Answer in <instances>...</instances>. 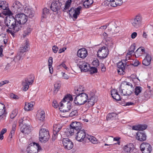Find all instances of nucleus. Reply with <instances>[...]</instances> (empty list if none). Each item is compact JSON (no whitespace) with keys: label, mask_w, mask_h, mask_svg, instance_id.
Segmentation results:
<instances>
[{"label":"nucleus","mask_w":153,"mask_h":153,"mask_svg":"<svg viewBox=\"0 0 153 153\" xmlns=\"http://www.w3.org/2000/svg\"><path fill=\"white\" fill-rule=\"evenodd\" d=\"M5 22L7 26H10L9 28L7 30V32L13 36H14L15 33L18 31L21 28L19 25L17 24L16 18L15 19L12 16L7 17Z\"/></svg>","instance_id":"nucleus-1"},{"label":"nucleus","mask_w":153,"mask_h":153,"mask_svg":"<svg viewBox=\"0 0 153 153\" xmlns=\"http://www.w3.org/2000/svg\"><path fill=\"white\" fill-rule=\"evenodd\" d=\"M88 97L87 94L86 93H81L76 96L74 99V102L77 105H83L87 101Z\"/></svg>","instance_id":"nucleus-2"},{"label":"nucleus","mask_w":153,"mask_h":153,"mask_svg":"<svg viewBox=\"0 0 153 153\" xmlns=\"http://www.w3.org/2000/svg\"><path fill=\"white\" fill-rule=\"evenodd\" d=\"M39 138L40 141L45 143L49 138V133L48 130L45 129H41L39 132Z\"/></svg>","instance_id":"nucleus-3"},{"label":"nucleus","mask_w":153,"mask_h":153,"mask_svg":"<svg viewBox=\"0 0 153 153\" xmlns=\"http://www.w3.org/2000/svg\"><path fill=\"white\" fill-rule=\"evenodd\" d=\"M41 149V147L38 144L33 143L28 146L27 151V153H37Z\"/></svg>","instance_id":"nucleus-4"},{"label":"nucleus","mask_w":153,"mask_h":153,"mask_svg":"<svg viewBox=\"0 0 153 153\" xmlns=\"http://www.w3.org/2000/svg\"><path fill=\"white\" fill-rule=\"evenodd\" d=\"M15 18L17 24L19 25L22 27L21 25L25 23L27 20V18L26 15L24 13H19L15 16Z\"/></svg>","instance_id":"nucleus-5"},{"label":"nucleus","mask_w":153,"mask_h":153,"mask_svg":"<svg viewBox=\"0 0 153 153\" xmlns=\"http://www.w3.org/2000/svg\"><path fill=\"white\" fill-rule=\"evenodd\" d=\"M142 22V18L140 15L136 16L131 21L132 25L136 28L139 27L141 26Z\"/></svg>","instance_id":"nucleus-6"},{"label":"nucleus","mask_w":153,"mask_h":153,"mask_svg":"<svg viewBox=\"0 0 153 153\" xmlns=\"http://www.w3.org/2000/svg\"><path fill=\"white\" fill-rule=\"evenodd\" d=\"M82 8L81 6L76 8H71L69 10L70 15L74 19H76L80 13V11Z\"/></svg>","instance_id":"nucleus-7"},{"label":"nucleus","mask_w":153,"mask_h":153,"mask_svg":"<svg viewBox=\"0 0 153 153\" xmlns=\"http://www.w3.org/2000/svg\"><path fill=\"white\" fill-rule=\"evenodd\" d=\"M108 53V48L105 46L100 48L97 51V56L101 58L106 57Z\"/></svg>","instance_id":"nucleus-8"},{"label":"nucleus","mask_w":153,"mask_h":153,"mask_svg":"<svg viewBox=\"0 0 153 153\" xmlns=\"http://www.w3.org/2000/svg\"><path fill=\"white\" fill-rule=\"evenodd\" d=\"M140 149L143 153H150L152 151V146L148 143H142L140 145Z\"/></svg>","instance_id":"nucleus-9"},{"label":"nucleus","mask_w":153,"mask_h":153,"mask_svg":"<svg viewBox=\"0 0 153 153\" xmlns=\"http://www.w3.org/2000/svg\"><path fill=\"white\" fill-rule=\"evenodd\" d=\"M76 134V139L79 142H82L85 140L87 137V134L84 130H79L77 131Z\"/></svg>","instance_id":"nucleus-10"},{"label":"nucleus","mask_w":153,"mask_h":153,"mask_svg":"<svg viewBox=\"0 0 153 153\" xmlns=\"http://www.w3.org/2000/svg\"><path fill=\"white\" fill-rule=\"evenodd\" d=\"M13 10L15 12H23L24 8V6H23L21 3L19 1L14 2L13 5Z\"/></svg>","instance_id":"nucleus-11"},{"label":"nucleus","mask_w":153,"mask_h":153,"mask_svg":"<svg viewBox=\"0 0 153 153\" xmlns=\"http://www.w3.org/2000/svg\"><path fill=\"white\" fill-rule=\"evenodd\" d=\"M62 5V3L59 1L53 0L52 2L51 8L54 12H57L59 10Z\"/></svg>","instance_id":"nucleus-12"},{"label":"nucleus","mask_w":153,"mask_h":153,"mask_svg":"<svg viewBox=\"0 0 153 153\" xmlns=\"http://www.w3.org/2000/svg\"><path fill=\"white\" fill-rule=\"evenodd\" d=\"M62 143L64 148L66 149L70 150L74 146L73 143L68 138L63 139L62 140Z\"/></svg>","instance_id":"nucleus-13"},{"label":"nucleus","mask_w":153,"mask_h":153,"mask_svg":"<svg viewBox=\"0 0 153 153\" xmlns=\"http://www.w3.org/2000/svg\"><path fill=\"white\" fill-rule=\"evenodd\" d=\"M24 7L23 10L27 16H28L30 18L33 17L34 16V11L32 8L26 5L24 6Z\"/></svg>","instance_id":"nucleus-14"},{"label":"nucleus","mask_w":153,"mask_h":153,"mask_svg":"<svg viewBox=\"0 0 153 153\" xmlns=\"http://www.w3.org/2000/svg\"><path fill=\"white\" fill-rule=\"evenodd\" d=\"M29 49V41L28 40H27L24 42L22 47H20L19 52L25 54L24 53L27 51Z\"/></svg>","instance_id":"nucleus-15"},{"label":"nucleus","mask_w":153,"mask_h":153,"mask_svg":"<svg viewBox=\"0 0 153 153\" xmlns=\"http://www.w3.org/2000/svg\"><path fill=\"white\" fill-rule=\"evenodd\" d=\"M79 67L82 71L86 72L89 70L90 68L89 65L88 64L85 62H80Z\"/></svg>","instance_id":"nucleus-16"},{"label":"nucleus","mask_w":153,"mask_h":153,"mask_svg":"<svg viewBox=\"0 0 153 153\" xmlns=\"http://www.w3.org/2000/svg\"><path fill=\"white\" fill-rule=\"evenodd\" d=\"M20 127L21 132L25 134H27L30 132L31 128L30 126L25 124L23 125L20 124Z\"/></svg>","instance_id":"nucleus-17"},{"label":"nucleus","mask_w":153,"mask_h":153,"mask_svg":"<svg viewBox=\"0 0 153 153\" xmlns=\"http://www.w3.org/2000/svg\"><path fill=\"white\" fill-rule=\"evenodd\" d=\"M64 105L61 107L60 105L59 109L60 111L63 112H68L71 108V103L70 102H68L66 103H63Z\"/></svg>","instance_id":"nucleus-18"},{"label":"nucleus","mask_w":153,"mask_h":153,"mask_svg":"<svg viewBox=\"0 0 153 153\" xmlns=\"http://www.w3.org/2000/svg\"><path fill=\"white\" fill-rule=\"evenodd\" d=\"M78 56L82 59L85 58L87 55L88 53L86 50L84 48L79 49L77 51Z\"/></svg>","instance_id":"nucleus-19"},{"label":"nucleus","mask_w":153,"mask_h":153,"mask_svg":"<svg viewBox=\"0 0 153 153\" xmlns=\"http://www.w3.org/2000/svg\"><path fill=\"white\" fill-rule=\"evenodd\" d=\"M8 40V37L5 34H2L0 35V47L6 45Z\"/></svg>","instance_id":"nucleus-20"},{"label":"nucleus","mask_w":153,"mask_h":153,"mask_svg":"<svg viewBox=\"0 0 153 153\" xmlns=\"http://www.w3.org/2000/svg\"><path fill=\"white\" fill-rule=\"evenodd\" d=\"M73 100V98L71 95L68 94L66 95L60 103V107H62L63 105H64L63 103L65 104L66 103H68V102H70V101H72Z\"/></svg>","instance_id":"nucleus-21"},{"label":"nucleus","mask_w":153,"mask_h":153,"mask_svg":"<svg viewBox=\"0 0 153 153\" xmlns=\"http://www.w3.org/2000/svg\"><path fill=\"white\" fill-rule=\"evenodd\" d=\"M34 80L33 79L31 81H29L27 79H25L22 83L23 85V90L24 91H26L28 88L29 85L32 84Z\"/></svg>","instance_id":"nucleus-22"},{"label":"nucleus","mask_w":153,"mask_h":153,"mask_svg":"<svg viewBox=\"0 0 153 153\" xmlns=\"http://www.w3.org/2000/svg\"><path fill=\"white\" fill-rule=\"evenodd\" d=\"M36 118L37 119L41 121H43L45 119L44 111L41 109L39 110L36 114Z\"/></svg>","instance_id":"nucleus-23"},{"label":"nucleus","mask_w":153,"mask_h":153,"mask_svg":"<svg viewBox=\"0 0 153 153\" xmlns=\"http://www.w3.org/2000/svg\"><path fill=\"white\" fill-rule=\"evenodd\" d=\"M146 136L145 133L142 132H138L137 134L136 138L137 140L143 141L146 140Z\"/></svg>","instance_id":"nucleus-24"},{"label":"nucleus","mask_w":153,"mask_h":153,"mask_svg":"<svg viewBox=\"0 0 153 153\" xmlns=\"http://www.w3.org/2000/svg\"><path fill=\"white\" fill-rule=\"evenodd\" d=\"M151 59L152 57L151 55L147 54L145 58L143 61V64L145 66L149 65L150 64Z\"/></svg>","instance_id":"nucleus-25"},{"label":"nucleus","mask_w":153,"mask_h":153,"mask_svg":"<svg viewBox=\"0 0 153 153\" xmlns=\"http://www.w3.org/2000/svg\"><path fill=\"white\" fill-rule=\"evenodd\" d=\"M134 149V146L132 143H128L123 147L124 151L126 152H130L132 151Z\"/></svg>","instance_id":"nucleus-26"},{"label":"nucleus","mask_w":153,"mask_h":153,"mask_svg":"<svg viewBox=\"0 0 153 153\" xmlns=\"http://www.w3.org/2000/svg\"><path fill=\"white\" fill-rule=\"evenodd\" d=\"M111 94L112 97L114 99L118 101L120 100V96L116 89H114L111 90Z\"/></svg>","instance_id":"nucleus-27"},{"label":"nucleus","mask_w":153,"mask_h":153,"mask_svg":"<svg viewBox=\"0 0 153 153\" xmlns=\"http://www.w3.org/2000/svg\"><path fill=\"white\" fill-rule=\"evenodd\" d=\"M97 101V99L94 96H93L87 99L86 102H87L88 106L90 107L93 105Z\"/></svg>","instance_id":"nucleus-28"},{"label":"nucleus","mask_w":153,"mask_h":153,"mask_svg":"<svg viewBox=\"0 0 153 153\" xmlns=\"http://www.w3.org/2000/svg\"><path fill=\"white\" fill-rule=\"evenodd\" d=\"M135 50V46L134 45H131V46L129 51L128 52L126 56L125 60L127 61L128 60L130 59L131 54L134 53Z\"/></svg>","instance_id":"nucleus-29"},{"label":"nucleus","mask_w":153,"mask_h":153,"mask_svg":"<svg viewBox=\"0 0 153 153\" xmlns=\"http://www.w3.org/2000/svg\"><path fill=\"white\" fill-rule=\"evenodd\" d=\"M71 127L75 129V131H77L81 128V125L80 123L74 122L72 123L70 125Z\"/></svg>","instance_id":"nucleus-30"},{"label":"nucleus","mask_w":153,"mask_h":153,"mask_svg":"<svg viewBox=\"0 0 153 153\" xmlns=\"http://www.w3.org/2000/svg\"><path fill=\"white\" fill-rule=\"evenodd\" d=\"M62 128V125L61 124H55L53 125V134L55 136L57 134Z\"/></svg>","instance_id":"nucleus-31"},{"label":"nucleus","mask_w":153,"mask_h":153,"mask_svg":"<svg viewBox=\"0 0 153 153\" xmlns=\"http://www.w3.org/2000/svg\"><path fill=\"white\" fill-rule=\"evenodd\" d=\"M145 50L143 48H139L136 51L135 53V56L136 57H138L141 56L145 53Z\"/></svg>","instance_id":"nucleus-32"},{"label":"nucleus","mask_w":153,"mask_h":153,"mask_svg":"<svg viewBox=\"0 0 153 153\" xmlns=\"http://www.w3.org/2000/svg\"><path fill=\"white\" fill-rule=\"evenodd\" d=\"M89 141L94 144H95L97 143V139L95 137L87 134V137L85 138V141Z\"/></svg>","instance_id":"nucleus-33"},{"label":"nucleus","mask_w":153,"mask_h":153,"mask_svg":"<svg viewBox=\"0 0 153 153\" xmlns=\"http://www.w3.org/2000/svg\"><path fill=\"white\" fill-rule=\"evenodd\" d=\"M147 127L146 125H139L137 126H132V128L133 130H143L145 129Z\"/></svg>","instance_id":"nucleus-34"},{"label":"nucleus","mask_w":153,"mask_h":153,"mask_svg":"<svg viewBox=\"0 0 153 153\" xmlns=\"http://www.w3.org/2000/svg\"><path fill=\"white\" fill-rule=\"evenodd\" d=\"M33 102H25L24 108L25 110L27 111L32 110L33 108Z\"/></svg>","instance_id":"nucleus-35"},{"label":"nucleus","mask_w":153,"mask_h":153,"mask_svg":"<svg viewBox=\"0 0 153 153\" xmlns=\"http://www.w3.org/2000/svg\"><path fill=\"white\" fill-rule=\"evenodd\" d=\"M133 88H131L130 90L127 89L126 92H125L124 90L123 89V90L122 88H121L120 91H119V92L123 95L128 96L130 95L132 93V90Z\"/></svg>","instance_id":"nucleus-36"},{"label":"nucleus","mask_w":153,"mask_h":153,"mask_svg":"<svg viewBox=\"0 0 153 153\" xmlns=\"http://www.w3.org/2000/svg\"><path fill=\"white\" fill-rule=\"evenodd\" d=\"M61 85V82L60 81H57L54 85L53 93L56 94L57 93L59 90Z\"/></svg>","instance_id":"nucleus-37"},{"label":"nucleus","mask_w":153,"mask_h":153,"mask_svg":"<svg viewBox=\"0 0 153 153\" xmlns=\"http://www.w3.org/2000/svg\"><path fill=\"white\" fill-rule=\"evenodd\" d=\"M32 29L30 27H25L24 29V33L23 34V36L24 38L28 36L30 33Z\"/></svg>","instance_id":"nucleus-38"},{"label":"nucleus","mask_w":153,"mask_h":153,"mask_svg":"<svg viewBox=\"0 0 153 153\" xmlns=\"http://www.w3.org/2000/svg\"><path fill=\"white\" fill-rule=\"evenodd\" d=\"M93 3V0H86L83 2V6L86 8H88L91 6Z\"/></svg>","instance_id":"nucleus-39"},{"label":"nucleus","mask_w":153,"mask_h":153,"mask_svg":"<svg viewBox=\"0 0 153 153\" xmlns=\"http://www.w3.org/2000/svg\"><path fill=\"white\" fill-rule=\"evenodd\" d=\"M8 3L5 1H0V7L3 10H7L8 8Z\"/></svg>","instance_id":"nucleus-40"},{"label":"nucleus","mask_w":153,"mask_h":153,"mask_svg":"<svg viewBox=\"0 0 153 153\" xmlns=\"http://www.w3.org/2000/svg\"><path fill=\"white\" fill-rule=\"evenodd\" d=\"M76 131L75 129L70 126V127L65 131V133L67 136H69L73 134Z\"/></svg>","instance_id":"nucleus-41"},{"label":"nucleus","mask_w":153,"mask_h":153,"mask_svg":"<svg viewBox=\"0 0 153 153\" xmlns=\"http://www.w3.org/2000/svg\"><path fill=\"white\" fill-rule=\"evenodd\" d=\"M130 86L131 88H133V85L131 83L126 81H124L121 83L120 87L119 88V91H120V89L122 88H123L124 86Z\"/></svg>","instance_id":"nucleus-42"},{"label":"nucleus","mask_w":153,"mask_h":153,"mask_svg":"<svg viewBox=\"0 0 153 153\" xmlns=\"http://www.w3.org/2000/svg\"><path fill=\"white\" fill-rule=\"evenodd\" d=\"M49 9L46 8H44L42 11V17L45 19H46L48 17L49 15Z\"/></svg>","instance_id":"nucleus-43"},{"label":"nucleus","mask_w":153,"mask_h":153,"mask_svg":"<svg viewBox=\"0 0 153 153\" xmlns=\"http://www.w3.org/2000/svg\"><path fill=\"white\" fill-rule=\"evenodd\" d=\"M25 55V54H23V53L18 52L17 56L14 59V60L15 62H18L23 58Z\"/></svg>","instance_id":"nucleus-44"},{"label":"nucleus","mask_w":153,"mask_h":153,"mask_svg":"<svg viewBox=\"0 0 153 153\" xmlns=\"http://www.w3.org/2000/svg\"><path fill=\"white\" fill-rule=\"evenodd\" d=\"M125 60H122L121 62H119L117 64L118 68H125L126 64Z\"/></svg>","instance_id":"nucleus-45"},{"label":"nucleus","mask_w":153,"mask_h":153,"mask_svg":"<svg viewBox=\"0 0 153 153\" xmlns=\"http://www.w3.org/2000/svg\"><path fill=\"white\" fill-rule=\"evenodd\" d=\"M83 91V90L82 87L81 86H79V87L76 88L75 89V93L76 95H78L81 93H84L82 92Z\"/></svg>","instance_id":"nucleus-46"},{"label":"nucleus","mask_w":153,"mask_h":153,"mask_svg":"<svg viewBox=\"0 0 153 153\" xmlns=\"http://www.w3.org/2000/svg\"><path fill=\"white\" fill-rule=\"evenodd\" d=\"M5 111V105L3 104L0 103V116L4 115Z\"/></svg>","instance_id":"nucleus-47"},{"label":"nucleus","mask_w":153,"mask_h":153,"mask_svg":"<svg viewBox=\"0 0 153 153\" xmlns=\"http://www.w3.org/2000/svg\"><path fill=\"white\" fill-rule=\"evenodd\" d=\"M117 114L114 113H109L108 114L107 117V119L108 120H113L117 117Z\"/></svg>","instance_id":"nucleus-48"},{"label":"nucleus","mask_w":153,"mask_h":153,"mask_svg":"<svg viewBox=\"0 0 153 153\" xmlns=\"http://www.w3.org/2000/svg\"><path fill=\"white\" fill-rule=\"evenodd\" d=\"M142 88L140 86H136L134 89V93L135 95H138L141 92Z\"/></svg>","instance_id":"nucleus-49"},{"label":"nucleus","mask_w":153,"mask_h":153,"mask_svg":"<svg viewBox=\"0 0 153 153\" xmlns=\"http://www.w3.org/2000/svg\"><path fill=\"white\" fill-rule=\"evenodd\" d=\"M5 10L2 13L5 16L9 15V16H11L13 14L12 13L10 10H9V8L7 10Z\"/></svg>","instance_id":"nucleus-50"},{"label":"nucleus","mask_w":153,"mask_h":153,"mask_svg":"<svg viewBox=\"0 0 153 153\" xmlns=\"http://www.w3.org/2000/svg\"><path fill=\"white\" fill-rule=\"evenodd\" d=\"M72 3L71 0H67L65 3L64 8L65 10L68 9L70 7Z\"/></svg>","instance_id":"nucleus-51"},{"label":"nucleus","mask_w":153,"mask_h":153,"mask_svg":"<svg viewBox=\"0 0 153 153\" xmlns=\"http://www.w3.org/2000/svg\"><path fill=\"white\" fill-rule=\"evenodd\" d=\"M144 96L146 100H148L152 96L148 90L144 92Z\"/></svg>","instance_id":"nucleus-52"},{"label":"nucleus","mask_w":153,"mask_h":153,"mask_svg":"<svg viewBox=\"0 0 153 153\" xmlns=\"http://www.w3.org/2000/svg\"><path fill=\"white\" fill-rule=\"evenodd\" d=\"M89 70L90 74H91L97 73V68L95 67H91V68L90 67Z\"/></svg>","instance_id":"nucleus-53"},{"label":"nucleus","mask_w":153,"mask_h":153,"mask_svg":"<svg viewBox=\"0 0 153 153\" xmlns=\"http://www.w3.org/2000/svg\"><path fill=\"white\" fill-rule=\"evenodd\" d=\"M17 110H15L13 111L10 114V117L11 119H13L14 118L17 114Z\"/></svg>","instance_id":"nucleus-54"},{"label":"nucleus","mask_w":153,"mask_h":153,"mask_svg":"<svg viewBox=\"0 0 153 153\" xmlns=\"http://www.w3.org/2000/svg\"><path fill=\"white\" fill-rule=\"evenodd\" d=\"M78 114V112L76 110H74L72 111L69 114V117H74V116H76Z\"/></svg>","instance_id":"nucleus-55"},{"label":"nucleus","mask_w":153,"mask_h":153,"mask_svg":"<svg viewBox=\"0 0 153 153\" xmlns=\"http://www.w3.org/2000/svg\"><path fill=\"white\" fill-rule=\"evenodd\" d=\"M125 68H118L117 72L119 74L124 75L125 73Z\"/></svg>","instance_id":"nucleus-56"},{"label":"nucleus","mask_w":153,"mask_h":153,"mask_svg":"<svg viewBox=\"0 0 153 153\" xmlns=\"http://www.w3.org/2000/svg\"><path fill=\"white\" fill-rule=\"evenodd\" d=\"M61 75L63 79H68L69 78V76L67 74L63 72H61Z\"/></svg>","instance_id":"nucleus-57"},{"label":"nucleus","mask_w":153,"mask_h":153,"mask_svg":"<svg viewBox=\"0 0 153 153\" xmlns=\"http://www.w3.org/2000/svg\"><path fill=\"white\" fill-rule=\"evenodd\" d=\"M92 65L94 66H97L99 65V61L98 59H96L94 60L92 62Z\"/></svg>","instance_id":"nucleus-58"},{"label":"nucleus","mask_w":153,"mask_h":153,"mask_svg":"<svg viewBox=\"0 0 153 153\" xmlns=\"http://www.w3.org/2000/svg\"><path fill=\"white\" fill-rule=\"evenodd\" d=\"M52 106L55 108H56L59 106L56 100H53V102Z\"/></svg>","instance_id":"nucleus-59"},{"label":"nucleus","mask_w":153,"mask_h":153,"mask_svg":"<svg viewBox=\"0 0 153 153\" xmlns=\"http://www.w3.org/2000/svg\"><path fill=\"white\" fill-rule=\"evenodd\" d=\"M10 97L15 100H18L19 99V97L14 94H10Z\"/></svg>","instance_id":"nucleus-60"},{"label":"nucleus","mask_w":153,"mask_h":153,"mask_svg":"<svg viewBox=\"0 0 153 153\" xmlns=\"http://www.w3.org/2000/svg\"><path fill=\"white\" fill-rule=\"evenodd\" d=\"M113 137H109L108 138V140H110L111 139L112 140H113V141H119L120 139V138L118 137H116L114 138L113 140L112 139Z\"/></svg>","instance_id":"nucleus-61"},{"label":"nucleus","mask_w":153,"mask_h":153,"mask_svg":"<svg viewBox=\"0 0 153 153\" xmlns=\"http://www.w3.org/2000/svg\"><path fill=\"white\" fill-rule=\"evenodd\" d=\"M53 58L52 57H50L49 58L48 61V66H52V63H53Z\"/></svg>","instance_id":"nucleus-62"},{"label":"nucleus","mask_w":153,"mask_h":153,"mask_svg":"<svg viewBox=\"0 0 153 153\" xmlns=\"http://www.w3.org/2000/svg\"><path fill=\"white\" fill-rule=\"evenodd\" d=\"M52 50L53 52L55 53H56L58 50V48L57 46L54 45L53 46Z\"/></svg>","instance_id":"nucleus-63"},{"label":"nucleus","mask_w":153,"mask_h":153,"mask_svg":"<svg viewBox=\"0 0 153 153\" xmlns=\"http://www.w3.org/2000/svg\"><path fill=\"white\" fill-rule=\"evenodd\" d=\"M9 81L8 80H4V81H1L0 82V87H1L2 85L8 83Z\"/></svg>","instance_id":"nucleus-64"}]
</instances>
